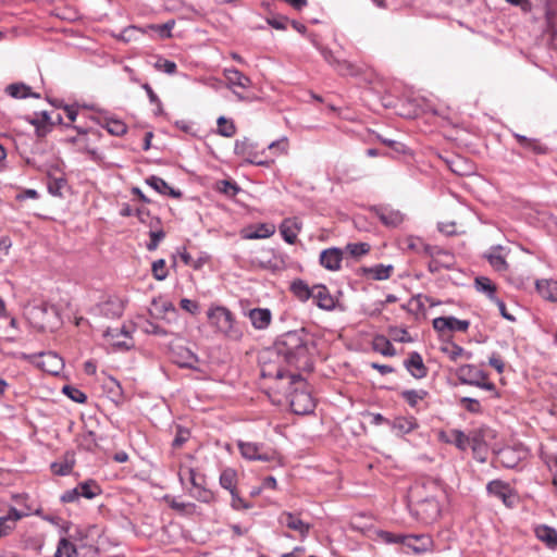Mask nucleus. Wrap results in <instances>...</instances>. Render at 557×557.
<instances>
[{
  "label": "nucleus",
  "mask_w": 557,
  "mask_h": 557,
  "mask_svg": "<svg viewBox=\"0 0 557 557\" xmlns=\"http://www.w3.org/2000/svg\"><path fill=\"white\" fill-rule=\"evenodd\" d=\"M269 355H276L283 361L298 371L311 372L313 370V360L310 356L309 337L307 331H288L278 336Z\"/></svg>",
  "instance_id": "nucleus-1"
},
{
  "label": "nucleus",
  "mask_w": 557,
  "mask_h": 557,
  "mask_svg": "<svg viewBox=\"0 0 557 557\" xmlns=\"http://www.w3.org/2000/svg\"><path fill=\"white\" fill-rule=\"evenodd\" d=\"M26 317L29 323L39 331L53 330L60 324L58 308L46 301L29 306Z\"/></svg>",
  "instance_id": "nucleus-2"
},
{
  "label": "nucleus",
  "mask_w": 557,
  "mask_h": 557,
  "mask_svg": "<svg viewBox=\"0 0 557 557\" xmlns=\"http://www.w3.org/2000/svg\"><path fill=\"white\" fill-rule=\"evenodd\" d=\"M209 322L231 339L242 337V331L236 326L235 317L224 306H211L207 312Z\"/></svg>",
  "instance_id": "nucleus-3"
},
{
  "label": "nucleus",
  "mask_w": 557,
  "mask_h": 557,
  "mask_svg": "<svg viewBox=\"0 0 557 557\" xmlns=\"http://www.w3.org/2000/svg\"><path fill=\"white\" fill-rule=\"evenodd\" d=\"M237 447L243 458L250 461H274L276 459V451L273 449H265L264 444L255 442L237 441Z\"/></svg>",
  "instance_id": "nucleus-4"
},
{
  "label": "nucleus",
  "mask_w": 557,
  "mask_h": 557,
  "mask_svg": "<svg viewBox=\"0 0 557 557\" xmlns=\"http://www.w3.org/2000/svg\"><path fill=\"white\" fill-rule=\"evenodd\" d=\"M13 498L20 508L10 506L8 512L2 516V536L15 528L16 521L30 515V508L25 503L26 495L17 494Z\"/></svg>",
  "instance_id": "nucleus-5"
},
{
  "label": "nucleus",
  "mask_w": 557,
  "mask_h": 557,
  "mask_svg": "<svg viewBox=\"0 0 557 557\" xmlns=\"http://www.w3.org/2000/svg\"><path fill=\"white\" fill-rule=\"evenodd\" d=\"M289 406L294 413L304 416L311 413L315 408V403L311 394L306 389L295 387L289 392Z\"/></svg>",
  "instance_id": "nucleus-6"
},
{
  "label": "nucleus",
  "mask_w": 557,
  "mask_h": 557,
  "mask_svg": "<svg viewBox=\"0 0 557 557\" xmlns=\"http://www.w3.org/2000/svg\"><path fill=\"white\" fill-rule=\"evenodd\" d=\"M433 329L442 335L445 331L467 332L470 326L469 320H459L454 315L438 317L432 321Z\"/></svg>",
  "instance_id": "nucleus-7"
},
{
  "label": "nucleus",
  "mask_w": 557,
  "mask_h": 557,
  "mask_svg": "<svg viewBox=\"0 0 557 557\" xmlns=\"http://www.w3.org/2000/svg\"><path fill=\"white\" fill-rule=\"evenodd\" d=\"M24 120L35 127V134L38 138L46 137L54 126V122L47 111L35 112L34 115H26Z\"/></svg>",
  "instance_id": "nucleus-8"
},
{
  "label": "nucleus",
  "mask_w": 557,
  "mask_h": 557,
  "mask_svg": "<svg viewBox=\"0 0 557 557\" xmlns=\"http://www.w3.org/2000/svg\"><path fill=\"white\" fill-rule=\"evenodd\" d=\"M371 211L379 218L381 223L387 227H397L404 220L405 214L389 206H374Z\"/></svg>",
  "instance_id": "nucleus-9"
},
{
  "label": "nucleus",
  "mask_w": 557,
  "mask_h": 557,
  "mask_svg": "<svg viewBox=\"0 0 557 557\" xmlns=\"http://www.w3.org/2000/svg\"><path fill=\"white\" fill-rule=\"evenodd\" d=\"M277 521L280 524L298 532L301 537H307L311 530V524L301 520L299 513L283 511Z\"/></svg>",
  "instance_id": "nucleus-10"
},
{
  "label": "nucleus",
  "mask_w": 557,
  "mask_h": 557,
  "mask_svg": "<svg viewBox=\"0 0 557 557\" xmlns=\"http://www.w3.org/2000/svg\"><path fill=\"white\" fill-rule=\"evenodd\" d=\"M486 491L488 494L502 499L506 507H513L516 495L508 483L500 480H493L487 483Z\"/></svg>",
  "instance_id": "nucleus-11"
},
{
  "label": "nucleus",
  "mask_w": 557,
  "mask_h": 557,
  "mask_svg": "<svg viewBox=\"0 0 557 557\" xmlns=\"http://www.w3.org/2000/svg\"><path fill=\"white\" fill-rule=\"evenodd\" d=\"M262 377H274L281 380L285 376L289 377V385H296L304 382V377L300 373L286 372L282 367H276L271 362L262 361L261 372Z\"/></svg>",
  "instance_id": "nucleus-12"
},
{
  "label": "nucleus",
  "mask_w": 557,
  "mask_h": 557,
  "mask_svg": "<svg viewBox=\"0 0 557 557\" xmlns=\"http://www.w3.org/2000/svg\"><path fill=\"white\" fill-rule=\"evenodd\" d=\"M456 374L461 384L471 386H475L480 381L487 379V374L473 364L460 366Z\"/></svg>",
  "instance_id": "nucleus-13"
},
{
  "label": "nucleus",
  "mask_w": 557,
  "mask_h": 557,
  "mask_svg": "<svg viewBox=\"0 0 557 557\" xmlns=\"http://www.w3.org/2000/svg\"><path fill=\"white\" fill-rule=\"evenodd\" d=\"M404 546L414 555H421L432 549L433 540L428 534H408L405 537Z\"/></svg>",
  "instance_id": "nucleus-14"
},
{
  "label": "nucleus",
  "mask_w": 557,
  "mask_h": 557,
  "mask_svg": "<svg viewBox=\"0 0 557 557\" xmlns=\"http://www.w3.org/2000/svg\"><path fill=\"white\" fill-rule=\"evenodd\" d=\"M344 250L337 247L326 248L320 253V264L329 271H338L343 261Z\"/></svg>",
  "instance_id": "nucleus-15"
},
{
  "label": "nucleus",
  "mask_w": 557,
  "mask_h": 557,
  "mask_svg": "<svg viewBox=\"0 0 557 557\" xmlns=\"http://www.w3.org/2000/svg\"><path fill=\"white\" fill-rule=\"evenodd\" d=\"M314 304L322 310L332 311L336 307V300L323 284L313 285L312 296Z\"/></svg>",
  "instance_id": "nucleus-16"
},
{
  "label": "nucleus",
  "mask_w": 557,
  "mask_h": 557,
  "mask_svg": "<svg viewBox=\"0 0 557 557\" xmlns=\"http://www.w3.org/2000/svg\"><path fill=\"white\" fill-rule=\"evenodd\" d=\"M404 367L414 379L421 380L428 375V368L418 351L409 352L408 358L404 361Z\"/></svg>",
  "instance_id": "nucleus-17"
},
{
  "label": "nucleus",
  "mask_w": 557,
  "mask_h": 557,
  "mask_svg": "<svg viewBox=\"0 0 557 557\" xmlns=\"http://www.w3.org/2000/svg\"><path fill=\"white\" fill-rule=\"evenodd\" d=\"M123 309V302L116 297H110L95 307L97 313L108 319L121 317Z\"/></svg>",
  "instance_id": "nucleus-18"
},
{
  "label": "nucleus",
  "mask_w": 557,
  "mask_h": 557,
  "mask_svg": "<svg viewBox=\"0 0 557 557\" xmlns=\"http://www.w3.org/2000/svg\"><path fill=\"white\" fill-rule=\"evenodd\" d=\"M524 456L525 451L518 447H505L498 451L499 462L508 469L516 468Z\"/></svg>",
  "instance_id": "nucleus-19"
},
{
  "label": "nucleus",
  "mask_w": 557,
  "mask_h": 557,
  "mask_svg": "<svg viewBox=\"0 0 557 557\" xmlns=\"http://www.w3.org/2000/svg\"><path fill=\"white\" fill-rule=\"evenodd\" d=\"M275 233V226L271 223H260L251 225L242 232L243 238L246 239H263L269 238Z\"/></svg>",
  "instance_id": "nucleus-20"
},
{
  "label": "nucleus",
  "mask_w": 557,
  "mask_h": 557,
  "mask_svg": "<svg viewBox=\"0 0 557 557\" xmlns=\"http://www.w3.org/2000/svg\"><path fill=\"white\" fill-rule=\"evenodd\" d=\"M146 184L161 195L170 196L176 199H180L183 196L181 190L174 189L163 178L157 175L148 176L146 178Z\"/></svg>",
  "instance_id": "nucleus-21"
},
{
  "label": "nucleus",
  "mask_w": 557,
  "mask_h": 557,
  "mask_svg": "<svg viewBox=\"0 0 557 557\" xmlns=\"http://www.w3.org/2000/svg\"><path fill=\"white\" fill-rule=\"evenodd\" d=\"M512 135L517 139L519 146L527 151L539 156L547 154L549 151L548 147L536 138H529L518 133H513Z\"/></svg>",
  "instance_id": "nucleus-22"
},
{
  "label": "nucleus",
  "mask_w": 557,
  "mask_h": 557,
  "mask_svg": "<svg viewBox=\"0 0 557 557\" xmlns=\"http://www.w3.org/2000/svg\"><path fill=\"white\" fill-rule=\"evenodd\" d=\"M503 250L504 248L500 245L492 246L483 256L491 267L498 272L507 271L509 267L502 253Z\"/></svg>",
  "instance_id": "nucleus-23"
},
{
  "label": "nucleus",
  "mask_w": 557,
  "mask_h": 557,
  "mask_svg": "<svg viewBox=\"0 0 557 557\" xmlns=\"http://www.w3.org/2000/svg\"><path fill=\"white\" fill-rule=\"evenodd\" d=\"M299 231L300 223L296 219H285L280 225L283 239L290 245L296 243Z\"/></svg>",
  "instance_id": "nucleus-24"
},
{
  "label": "nucleus",
  "mask_w": 557,
  "mask_h": 557,
  "mask_svg": "<svg viewBox=\"0 0 557 557\" xmlns=\"http://www.w3.org/2000/svg\"><path fill=\"white\" fill-rule=\"evenodd\" d=\"M493 431L487 426H480L478 429H474L470 435V446L472 450L480 449V446H486L488 447L487 440L493 438Z\"/></svg>",
  "instance_id": "nucleus-25"
},
{
  "label": "nucleus",
  "mask_w": 557,
  "mask_h": 557,
  "mask_svg": "<svg viewBox=\"0 0 557 557\" xmlns=\"http://www.w3.org/2000/svg\"><path fill=\"white\" fill-rule=\"evenodd\" d=\"M251 324L257 330H264L269 326L272 313L268 308H255L249 311Z\"/></svg>",
  "instance_id": "nucleus-26"
},
{
  "label": "nucleus",
  "mask_w": 557,
  "mask_h": 557,
  "mask_svg": "<svg viewBox=\"0 0 557 557\" xmlns=\"http://www.w3.org/2000/svg\"><path fill=\"white\" fill-rule=\"evenodd\" d=\"M4 91L14 99H25V98H40V95L37 92H34L30 88V86L26 85L25 83L18 82L10 84L5 87Z\"/></svg>",
  "instance_id": "nucleus-27"
},
{
  "label": "nucleus",
  "mask_w": 557,
  "mask_h": 557,
  "mask_svg": "<svg viewBox=\"0 0 557 557\" xmlns=\"http://www.w3.org/2000/svg\"><path fill=\"white\" fill-rule=\"evenodd\" d=\"M389 426L393 431H395L397 436H403L418 428V423L417 420L412 417H397L391 421Z\"/></svg>",
  "instance_id": "nucleus-28"
},
{
  "label": "nucleus",
  "mask_w": 557,
  "mask_h": 557,
  "mask_svg": "<svg viewBox=\"0 0 557 557\" xmlns=\"http://www.w3.org/2000/svg\"><path fill=\"white\" fill-rule=\"evenodd\" d=\"M536 537L545 543L547 547L555 549L557 547V531L555 528L540 524L534 530Z\"/></svg>",
  "instance_id": "nucleus-29"
},
{
  "label": "nucleus",
  "mask_w": 557,
  "mask_h": 557,
  "mask_svg": "<svg viewBox=\"0 0 557 557\" xmlns=\"http://www.w3.org/2000/svg\"><path fill=\"white\" fill-rule=\"evenodd\" d=\"M8 322V329L5 330L7 335L2 337L5 342H14L20 338V330L17 327V319L9 313L5 309L4 302L2 301V322Z\"/></svg>",
  "instance_id": "nucleus-30"
},
{
  "label": "nucleus",
  "mask_w": 557,
  "mask_h": 557,
  "mask_svg": "<svg viewBox=\"0 0 557 557\" xmlns=\"http://www.w3.org/2000/svg\"><path fill=\"white\" fill-rule=\"evenodd\" d=\"M536 290L544 299L557 301V281L539 280L536 281Z\"/></svg>",
  "instance_id": "nucleus-31"
},
{
  "label": "nucleus",
  "mask_w": 557,
  "mask_h": 557,
  "mask_svg": "<svg viewBox=\"0 0 557 557\" xmlns=\"http://www.w3.org/2000/svg\"><path fill=\"white\" fill-rule=\"evenodd\" d=\"M84 546L77 547L70 540L62 537L58 543L54 557H76L82 554Z\"/></svg>",
  "instance_id": "nucleus-32"
},
{
  "label": "nucleus",
  "mask_w": 557,
  "mask_h": 557,
  "mask_svg": "<svg viewBox=\"0 0 557 557\" xmlns=\"http://www.w3.org/2000/svg\"><path fill=\"white\" fill-rule=\"evenodd\" d=\"M224 75L227 82L233 86L246 89L251 85V79L235 67L225 69Z\"/></svg>",
  "instance_id": "nucleus-33"
},
{
  "label": "nucleus",
  "mask_w": 557,
  "mask_h": 557,
  "mask_svg": "<svg viewBox=\"0 0 557 557\" xmlns=\"http://www.w3.org/2000/svg\"><path fill=\"white\" fill-rule=\"evenodd\" d=\"M74 465L75 460L73 458V455L66 453L64 455L63 460L52 462L50 469L54 475L64 476L69 475L72 472Z\"/></svg>",
  "instance_id": "nucleus-34"
},
{
  "label": "nucleus",
  "mask_w": 557,
  "mask_h": 557,
  "mask_svg": "<svg viewBox=\"0 0 557 557\" xmlns=\"http://www.w3.org/2000/svg\"><path fill=\"white\" fill-rule=\"evenodd\" d=\"M293 295L301 302H306L312 296L313 286L310 287L304 280L297 278L290 283Z\"/></svg>",
  "instance_id": "nucleus-35"
},
{
  "label": "nucleus",
  "mask_w": 557,
  "mask_h": 557,
  "mask_svg": "<svg viewBox=\"0 0 557 557\" xmlns=\"http://www.w3.org/2000/svg\"><path fill=\"white\" fill-rule=\"evenodd\" d=\"M445 345L441 347V351L446 354L451 361H456L459 357L472 358V352L465 350L461 346L451 339L444 341Z\"/></svg>",
  "instance_id": "nucleus-36"
},
{
  "label": "nucleus",
  "mask_w": 557,
  "mask_h": 557,
  "mask_svg": "<svg viewBox=\"0 0 557 557\" xmlns=\"http://www.w3.org/2000/svg\"><path fill=\"white\" fill-rule=\"evenodd\" d=\"M191 497L198 502L209 504L214 499L212 491L206 487V476L200 478V483L189 491Z\"/></svg>",
  "instance_id": "nucleus-37"
},
{
  "label": "nucleus",
  "mask_w": 557,
  "mask_h": 557,
  "mask_svg": "<svg viewBox=\"0 0 557 557\" xmlns=\"http://www.w3.org/2000/svg\"><path fill=\"white\" fill-rule=\"evenodd\" d=\"M219 483L224 490H227L228 492L237 490L236 470L233 468L223 469L220 473Z\"/></svg>",
  "instance_id": "nucleus-38"
},
{
  "label": "nucleus",
  "mask_w": 557,
  "mask_h": 557,
  "mask_svg": "<svg viewBox=\"0 0 557 557\" xmlns=\"http://www.w3.org/2000/svg\"><path fill=\"white\" fill-rule=\"evenodd\" d=\"M77 488L79 490L81 497H85L87 499H92L102 492L100 485L95 480L81 482L77 485Z\"/></svg>",
  "instance_id": "nucleus-39"
},
{
  "label": "nucleus",
  "mask_w": 557,
  "mask_h": 557,
  "mask_svg": "<svg viewBox=\"0 0 557 557\" xmlns=\"http://www.w3.org/2000/svg\"><path fill=\"white\" fill-rule=\"evenodd\" d=\"M40 357L44 358L41 361V367L45 371L58 374L60 367L62 366V360L59 358L55 354L49 352V354H40Z\"/></svg>",
  "instance_id": "nucleus-40"
},
{
  "label": "nucleus",
  "mask_w": 557,
  "mask_h": 557,
  "mask_svg": "<svg viewBox=\"0 0 557 557\" xmlns=\"http://www.w3.org/2000/svg\"><path fill=\"white\" fill-rule=\"evenodd\" d=\"M474 285L478 292L486 294L490 300H493L496 296V286L486 276H478L474 280Z\"/></svg>",
  "instance_id": "nucleus-41"
},
{
  "label": "nucleus",
  "mask_w": 557,
  "mask_h": 557,
  "mask_svg": "<svg viewBox=\"0 0 557 557\" xmlns=\"http://www.w3.org/2000/svg\"><path fill=\"white\" fill-rule=\"evenodd\" d=\"M429 393L425 389H405L400 397L411 407L416 408L419 401L423 400Z\"/></svg>",
  "instance_id": "nucleus-42"
},
{
  "label": "nucleus",
  "mask_w": 557,
  "mask_h": 557,
  "mask_svg": "<svg viewBox=\"0 0 557 557\" xmlns=\"http://www.w3.org/2000/svg\"><path fill=\"white\" fill-rule=\"evenodd\" d=\"M373 349L385 357H393L396 355V349L392 343L383 335L376 336L373 341Z\"/></svg>",
  "instance_id": "nucleus-43"
},
{
  "label": "nucleus",
  "mask_w": 557,
  "mask_h": 557,
  "mask_svg": "<svg viewBox=\"0 0 557 557\" xmlns=\"http://www.w3.org/2000/svg\"><path fill=\"white\" fill-rule=\"evenodd\" d=\"M257 148V145L251 143L249 138L237 139L234 145V152L236 156L250 158Z\"/></svg>",
  "instance_id": "nucleus-44"
},
{
  "label": "nucleus",
  "mask_w": 557,
  "mask_h": 557,
  "mask_svg": "<svg viewBox=\"0 0 557 557\" xmlns=\"http://www.w3.org/2000/svg\"><path fill=\"white\" fill-rule=\"evenodd\" d=\"M199 358L196 354L185 348L181 354V359L176 361L180 368L198 370L197 363Z\"/></svg>",
  "instance_id": "nucleus-45"
},
{
  "label": "nucleus",
  "mask_w": 557,
  "mask_h": 557,
  "mask_svg": "<svg viewBox=\"0 0 557 557\" xmlns=\"http://www.w3.org/2000/svg\"><path fill=\"white\" fill-rule=\"evenodd\" d=\"M393 270H394V268L391 264H388V265L376 264L372 268L366 269L364 271L367 273L371 274L374 280L383 281V280H387L391 276Z\"/></svg>",
  "instance_id": "nucleus-46"
},
{
  "label": "nucleus",
  "mask_w": 557,
  "mask_h": 557,
  "mask_svg": "<svg viewBox=\"0 0 557 557\" xmlns=\"http://www.w3.org/2000/svg\"><path fill=\"white\" fill-rule=\"evenodd\" d=\"M218 128L216 133L223 137H232L236 133V126L232 120H227L225 116H220L216 121Z\"/></svg>",
  "instance_id": "nucleus-47"
},
{
  "label": "nucleus",
  "mask_w": 557,
  "mask_h": 557,
  "mask_svg": "<svg viewBox=\"0 0 557 557\" xmlns=\"http://www.w3.org/2000/svg\"><path fill=\"white\" fill-rule=\"evenodd\" d=\"M216 189L227 197H235L240 187L234 181L222 180L216 183Z\"/></svg>",
  "instance_id": "nucleus-48"
},
{
  "label": "nucleus",
  "mask_w": 557,
  "mask_h": 557,
  "mask_svg": "<svg viewBox=\"0 0 557 557\" xmlns=\"http://www.w3.org/2000/svg\"><path fill=\"white\" fill-rule=\"evenodd\" d=\"M103 127L114 136H122L126 133L127 126L124 122L115 119H107Z\"/></svg>",
  "instance_id": "nucleus-49"
},
{
  "label": "nucleus",
  "mask_w": 557,
  "mask_h": 557,
  "mask_svg": "<svg viewBox=\"0 0 557 557\" xmlns=\"http://www.w3.org/2000/svg\"><path fill=\"white\" fill-rule=\"evenodd\" d=\"M345 251L357 259L370 251V245L368 243H350L345 247Z\"/></svg>",
  "instance_id": "nucleus-50"
},
{
  "label": "nucleus",
  "mask_w": 557,
  "mask_h": 557,
  "mask_svg": "<svg viewBox=\"0 0 557 557\" xmlns=\"http://www.w3.org/2000/svg\"><path fill=\"white\" fill-rule=\"evenodd\" d=\"M175 25L174 20H169L164 24L157 25V24H150L147 25L146 29L154 30L159 34L161 38H170L172 37L171 30L173 29Z\"/></svg>",
  "instance_id": "nucleus-51"
},
{
  "label": "nucleus",
  "mask_w": 557,
  "mask_h": 557,
  "mask_svg": "<svg viewBox=\"0 0 557 557\" xmlns=\"http://www.w3.org/2000/svg\"><path fill=\"white\" fill-rule=\"evenodd\" d=\"M450 435L451 443H454L460 450H466L470 446L469 435H466L462 431L456 429L451 430Z\"/></svg>",
  "instance_id": "nucleus-52"
},
{
  "label": "nucleus",
  "mask_w": 557,
  "mask_h": 557,
  "mask_svg": "<svg viewBox=\"0 0 557 557\" xmlns=\"http://www.w3.org/2000/svg\"><path fill=\"white\" fill-rule=\"evenodd\" d=\"M63 394L77 404H84L87 400V396L79 388L72 385H64L62 388Z\"/></svg>",
  "instance_id": "nucleus-53"
},
{
  "label": "nucleus",
  "mask_w": 557,
  "mask_h": 557,
  "mask_svg": "<svg viewBox=\"0 0 557 557\" xmlns=\"http://www.w3.org/2000/svg\"><path fill=\"white\" fill-rule=\"evenodd\" d=\"M152 275L157 281H163L168 277V270L165 267L164 259H158L152 262L151 267Z\"/></svg>",
  "instance_id": "nucleus-54"
},
{
  "label": "nucleus",
  "mask_w": 557,
  "mask_h": 557,
  "mask_svg": "<svg viewBox=\"0 0 557 557\" xmlns=\"http://www.w3.org/2000/svg\"><path fill=\"white\" fill-rule=\"evenodd\" d=\"M231 493L232 499H231V507L234 510H247L252 508V504L242 498L238 494L237 490H234Z\"/></svg>",
  "instance_id": "nucleus-55"
},
{
  "label": "nucleus",
  "mask_w": 557,
  "mask_h": 557,
  "mask_svg": "<svg viewBox=\"0 0 557 557\" xmlns=\"http://www.w3.org/2000/svg\"><path fill=\"white\" fill-rule=\"evenodd\" d=\"M66 186V180L63 177L51 178L48 182V191L52 196L62 197V189Z\"/></svg>",
  "instance_id": "nucleus-56"
},
{
  "label": "nucleus",
  "mask_w": 557,
  "mask_h": 557,
  "mask_svg": "<svg viewBox=\"0 0 557 557\" xmlns=\"http://www.w3.org/2000/svg\"><path fill=\"white\" fill-rule=\"evenodd\" d=\"M190 437V432L188 429L183 426H177L175 437L172 442L173 448H181Z\"/></svg>",
  "instance_id": "nucleus-57"
},
{
  "label": "nucleus",
  "mask_w": 557,
  "mask_h": 557,
  "mask_svg": "<svg viewBox=\"0 0 557 557\" xmlns=\"http://www.w3.org/2000/svg\"><path fill=\"white\" fill-rule=\"evenodd\" d=\"M460 406L463 407L470 413H481L482 406L480 401L475 398L471 397H462L460 398Z\"/></svg>",
  "instance_id": "nucleus-58"
},
{
  "label": "nucleus",
  "mask_w": 557,
  "mask_h": 557,
  "mask_svg": "<svg viewBox=\"0 0 557 557\" xmlns=\"http://www.w3.org/2000/svg\"><path fill=\"white\" fill-rule=\"evenodd\" d=\"M389 334L392 335L393 339L398 343H411L413 341L408 331L404 327H391Z\"/></svg>",
  "instance_id": "nucleus-59"
},
{
  "label": "nucleus",
  "mask_w": 557,
  "mask_h": 557,
  "mask_svg": "<svg viewBox=\"0 0 557 557\" xmlns=\"http://www.w3.org/2000/svg\"><path fill=\"white\" fill-rule=\"evenodd\" d=\"M154 67L161 72H164L166 74H175L177 71V65L174 61L168 60V59H159L154 63Z\"/></svg>",
  "instance_id": "nucleus-60"
},
{
  "label": "nucleus",
  "mask_w": 557,
  "mask_h": 557,
  "mask_svg": "<svg viewBox=\"0 0 557 557\" xmlns=\"http://www.w3.org/2000/svg\"><path fill=\"white\" fill-rule=\"evenodd\" d=\"M150 240L147 243L146 248L149 251H153L158 248L160 242L165 237V233L163 230L150 231L149 232Z\"/></svg>",
  "instance_id": "nucleus-61"
},
{
  "label": "nucleus",
  "mask_w": 557,
  "mask_h": 557,
  "mask_svg": "<svg viewBox=\"0 0 557 557\" xmlns=\"http://www.w3.org/2000/svg\"><path fill=\"white\" fill-rule=\"evenodd\" d=\"M380 537L387 544H396V543H400L403 545H405V537L406 535L404 534H395V533H392V532H388V531H381L380 532Z\"/></svg>",
  "instance_id": "nucleus-62"
},
{
  "label": "nucleus",
  "mask_w": 557,
  "mask_h": 557,
  "mask_svg": "<svg viewBox=\"0 0 557 557\" xmlns=\"http://www.w3.org/2000/svg\"><path fill=\"white\" fill-rule=\"evenodd\" d=\"M288 22H289V20L286 16H282V15L272 16V17L267 18V23L271 27L278 29V30H285Z\"/></svg>",
  "instance_id": "nucleus-63"
},
{
  "label": "nucleus",
  "mask_w": 557,
  "mask_h": 557,
  "mask_svg": "<svg viewBox=\"0 0 557 557\" xmlns=\"http://www.w3.org/2000/svg\"><path fill=\"white\" fill-rule=\"evenodd\" d=\"M81 498L79 490L76 487L65 491L61 497L60 500L64 504L66 503H75Z\"/></svg>",
  "instance_id": "nucleus-64"
}]
</instances>
